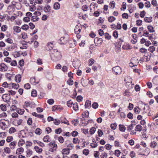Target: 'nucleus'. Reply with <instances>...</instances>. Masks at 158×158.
I'll return each instance as SVG.
<instances>
[{
    "label": "nucleus",
    "instance_id": "1",
    "mask_svg": "<svg viewBox=\"0 0 158 158\" xmlns=\"http://www.w3.org/2000/svg\"><path fill=\"white\" fill-rule=\"evenodd\" d=\"M50 56L51 58L56 61L60 60L62 58V55L60 52L56 49L51 51Z\"/></svg>",
    "mask_w": 158,
    "mask_h": 158
},
{
    "label": "nucleus",
    "instance_id": "2",
    "mask_svg": "<svg viewBox=\"0 0 158 158\" xmlns=\"http://www.w3.org/2000/svg\"><path fill=\"white\" fill-rule=\"evenodd\" d=\"M49 151L53 152L56 151L57 148V145L54 143L50 142L49 144Z\"/></svg>",
    "mask_w": 158,
    "mask_h": 158
},
{
    "label": "nucleus",
    "instance_id": "3",
    "mask_svg": "<svg viewBox=\"0 0 158 158\" xmlns=\"http://www.w3.org/2000/svg\"><path fill=\"white\" fill-rule=\"evenodd\" d=\"M112 70L114 73L116 75L120 74L122 72V70L121 68L118 66L113 67Z\"/></svg>",
    "mask_w": 158,
    "mask_h": 158
},
{
    "label": "nucleus",
    "instance_id": "4",
    "mask_svg": "<svg viewBox=\"0 0 158 158\" xmlns=\"http://www.w3.org/2000/svg\"><path fill=\"white\" fill-rule=\"evenodd\" d=\"M2 98L5 102H10V94H3L2 96Z\"/></svg>",
    "mask_w": 158,
    "mask_h": 158
},
{
    "label": "nucleus",
    "instance_id": "5",
    "mask_svg": "<svg viewBox=\"0 0 158 158\" xmlns=\"http://www.w3.org/2000/svg\"><path fill=\"white\" fill-rule=\"evenodd\" d=\"M8 69L7 66L4 63L0 64V71L2 72L6 71Z\"/></svg>",
    "mask_w": 158,
    "mask_h": 158
},
{
    "label": "nucleus",
    "instance_id": "6",
    "mask_svg": "<svg viewBox=\"0 0 158 158\" xmlns=\"http://www.w3.org/2000/svg\"><path fill=\"white\" fill-rule=\"evenodd\" d=\"M13 29L14 34L19 33L21 31V28L19 26H14L13 27Z\"/></svg>",
    "mask_w": 158,
    "mask_h": 158
},
{
    "label": "nucleus",
    "instance_id": "7",
    "mask_svg": "<svg viewBox=\"0 0 158 158\" xmlns=\"http://www.w3.org/2000/svg\"><path fill=\"white\" fill-rule=\"evenodd\" d=\"M81 83L83 86H87L88 84V80L87 79L82 78L81 79Z\"/></svg>",
    "mask_w": 158,
    "mask_h": 158
},
{
    "label": "nucleus",
    "instance_id": "8",
    "mask_svg": "<svg viewBox=\"0 0 158 158\" xmlns=\"http://www.w3.org/2000/svg\"><path fill=\"white\" fill-rule=\"evenodd\" d=\"M17 47L16 44L15 43H12L9 46L8 50L10 51H12L14 49Z\"/></svg>",
    "mask_w": 158,
    "mask_h": 158
},
{
    "label": "nucleus",
    "instance_id": "9",
    "mask_svg": "<svg viewBox=\"0 0 158 158\" xmlns=\"http://www.w3.org/2000/svg\"><path fill=\"white\" fill-rule=\"evenodd\" d=\"M70 149L69 148H65L63 149L62 151V153L64 155H68L69 153Z\"/></svg>",
    "mask_w": 158,
    "mask_h": 158
},
{
    "label": "nucleus",
    "instance_id": "10",
    "mask_svg": "<svg viewBox=\"0 0 158 158\" xmlns=\"http://www.w3.org/2000/svg\"><path fill=\"white\" fill-rule=\"evenodd\" d=\"M26 156L27 157H30L32 154V151L30 149H28L26 152Z\"/></svg>",
    "mask_w": 158,
    "mask_h": 158
},
{
    "label": "nucleus",
    "instance_id": "11",
    "mask_svg": "<svg viewBox=\"0 0 158 158\" xmlns=\"http://www.w3.org/2000/svg\"><path fill=\"white\" fill-rule=\"evenodd\" d=\"M81 27L77 25L75 27L74 31L76 34H78L81 31Z\"/></svg>",
    "mask_w": 158,
    "mask_h": 158
},
{
    "label": "nucleus",
    "instance_id": "12",
    "mask_svg": "<svg viewBox=\"0 0 158 158\" xmlns=\"http://www.w3.org/2000/svg\"><path fill=\"white\" fill-rule=\"evenodd\" d=\"M97 7V4L94 3H92L90 5V8L91 11H94L95 10V7Z\"/></svg>",
    "mask_w": 158,
    "mask_h": 158
},
{
    "label": "nucleus",
    "instance_id": "13",
    "mask_svg": "<svg viewBox=\"0 0 158 158\" xmlns=\"http://www.w3.org/2000/svg\"><path fill=\"white\" fill-rule=\"evenodd\" d=\"M44 10L45 12H49L51 10V7L50 6L47 5L44 7Z\"/></svg>",
    "mask_w": 158,
    "mask_h": 158
},
{
    "label": "nucleus",
    "instance_id": "14",
    "mask_svg": "<svg viewBox=\"0 0 158 158\" xmlns=\"http://www.w3.org/2000/svg\"><path fill=\"white\" fill-rule=\"evenodd\" d=\"M16 142L15 141L11 142L9 144V146L10 148L13 149L15 148L16 144Z\"/></svg>",
    "mask_w": 158,
    "mask_h": 158
},
{
    "label": "nucleus",
    "instance_id": "15",
    "mask_svg": "<svg viewBox=\"0 0 158 158\" xmlns=\"http://www.w3.org/2000/svg\"><path fill=\"white\" fill-rule=\"evenodd\" d=\"M94 42L97 44H100L102 42V38H96L94 39Z\"/></svg>",
    "mask_w": 158,
    "mask_h": 158
},
{
    "label": "nucleus",
    "instance_id": "16",
    "mask_svg": "<svg viewBox=\"0 0 158 158\" xmlns=\"http://www.w3.org/2000/svg\"><path fill=\"white\" fill-rule=\"evenodd\" d=\"M25 143V141L23 139H21L18 142V145L19 147H21L24 145Z\"/></svg>",
    "mask_w": 158,
    "mask_h": 158
},
{
    "label": "nucleus",
    "instance_id": "17",
    "mask_svg": "<svg viewBox=\"0 0 158 158\" xmlns=\"http://www.w3.org/2000/svg\"><path fill=\"white\" fill-rule=\"evenodd\" d=\"M24 151V149L21 147L18 148L16 150V153L17 154H21L23 153Z\"/></svg>",
    "mask_w": 158,
    "mask_h": 158
},
{
    "label": "nucleus",
    "instance_id": "18",
    "mask_svg": "<svg viewBox=\"0 0 158 158\" xmlns=\"http://www.w3.org/2000/svg\"><path fill=\"white\" fill-rule=\"evenodd\" d=\"M43 140L45 142H48L50 141L49 136L48 135L45 136L43 138Z\"/></svg>",
    "mask_w": 158,
    "mask_h": 158
},
{
    "label": "nucleus",
    "instance_id": "19",
    "mask_svg": "<svg viewBox=\"0 0 158 158\" xmlns=\"http://www.w3.org/2000/svg\"><path fill=\"white\" fill-rule=\"evenodd\" d=\"M34 149L36 152L39 153H41L43 151L42 148H40L38 146H35L34 147Z\"/></svg>",
    "mask_w": 158,
    "mask_h": 158
},
{
    "label": "nucleus",
    "instance_id": "20",
    "mask_svg": "<svg viewBox=\"0 0 158 158\" xmlns=\"http://www.w3.org/2000/svg\"><path fill=\"white\" fill-rule=\"evenodd\" d=\"M39 18L36 15H34L31 17V20L33 22H36L39 20Z\"/></svg>",
    "mask_w": 158,
    "mask_h": 158
},
{
    "label": "nucleus",
    "instance_id": "21",
    "mask_svg": "<svg viewBox=\"0 0 158 158\" xmlns=\"http://www.w3.org/2000/svg\"><path fill=\"white\" fill-rule=\"evenodd\" d=\"M54 8L55 10H58L60 8V5L58 2H55L54 4Z\"/></svg>",
    "mask_w": 158,
    "mask_h": 158
},
{
    "label": "nucleus",
    "instance_id": "22",
    "mask_svg": "<svg viewBox=\"0 0 158 158\" xmlns=\"http://www.w3.org/2000/svg\"><path fill=\"white\" fill-rule=\"evenodd\" d=\"M132 37L133 38V40H131V42L132 43V44H135L137 42V40L136 39V35L135 34H133L132 35Z\"/></svg>",
    "mask_w": 158,
    "mask_h": 158
},
{
    "label": "nucleus",
    "instance_id": "23",
    "mask_svg": "<svg viewBox=\"0 0 158 158\" xmlns=\"http://www.w3.org/2000/svg\"><path fill=\"white\" fill-rule=\"evenodd\" d=\"M16 112L19 114L22 115L24 113V110L23 109L17 108L16 109Z\"/></svg>",
    "mask_w": 158,
    "mask_h": 158
},
{
    "label": "nucleus",
    "instance_id": "24",
    "mask_svg": "<svg viewBox=\"0 0 158 158\" xmlns=\"http://www.w3.org/2000/svg\"><path fill=\"white\" fill-rule=\"evenodd\" d=\"M131 61L132 63H133L134 65H137V64L138 63V60L136 58L134 57L131 58Z\"/></svg>",
    "mask_w": 158,
    "mask_h": 158
},
{
    "label": "nucleus",
    "instance_id": "25",
    "mask_svg": "<svg viewBox=\"0 0 158 158\" xmlns=\"http://www.w3.org/2000/svg\"><path fill=\"white\" fill-rule=\"evenodd\" d=\"M3 150L4 152L7 154H10L11 152L10 148L9 147L5 148L3 149Z\"/></svg>",
    "mask_w": 158,
    "mask_h": 158
},
{
    "label": "nucleus",
    "instance_id": "26",
    "mask_svg": "<svg viewBox=\"0 0 158 158\" xmlns=\"http://www.w3.org/2000/svg\"><path fill=\"white\" fill-rule=\"evenodd\" d=\"M91 105V102L87 100L86 101L85 103V108H88L89 107H90Z\"/></svg>",
    "mask_w": 158,
    "mask_h": 158
},
{
    "label": "nucleus",
    "instance_id": "27",
    "mask_svg": "<svg viewBox=\"0 0 158 158\" xmlns=\"http://www.w3.org/2000/svg\"><path fill=\"white\" fill-rule=\"evenodd\" d=\"M89 112L88 111H85L82 114V117L83 118L88 117L89 116Z\"/></svg>",
    "mask_w": 158,
    "mask_h": 158
},
{
    "label": "nucleus",
    "instance_id": "28",
    "mask_svg": "<svg viewBox=\"0 0 158 158\" xmlns=\"http://www.w3.org/2000/svg\"><path fill=\"white\" fill-rule=\"evenodd\" d=\"M42 133V131L39 128H38L35 131V133L38 135H40Z\"/></svg>",
    "mask_w": 158,
    "mask_h": 158
},
{
    "label": "nucleus",
    "instance_id": "29",
    "mask_svg": "<svg viewBox=\"0 0 158 158\" xmlns=\"http://www.w3.org/2000/svg\"><path fill=\"white\" fill-rule=\"evenodd\" d=\"M15 80L17 82H19L21 81V77L19 75H16L15 77Z\"/></svg>",
    "mask_w": 158,
    "mask_h": 158
},
{
    "label": "nucleus",
    "instance_id": "30",
    "mask_svg": "<svg viewBox=\"0 0 158 158\" xmlns=\"http://www.w3.org/2000/svg\"><path fill=\"white\" fill-rule=\"evenodd\" d=\"M60 44H65L67 42V40H65L64 37H61L60 39Z\"/></svg>",
    "mask_w": 158,
    "mask_h": 158
},
{
    "label": "nucleus",
    "instance_id": "31",
    "mask_svg": "<svg viewBox=\"0 0 158 158\" xmlns=\"http://www.w3.org/2000/svg\"><path fill=\"white\" fill-rule=\"evenodd\" d=\"M148 30L151 32H153L155 31L153 27L151 25L148 26Z\"/></svg>",
    "mask_w": 158,
    "mask_h": 158
},
{
    "label": "nucleus",
    "instance_id": "32",
    "mask_svg": "<svg viewBox=\"0 0 158 158\" xmlns=\"http://www.w3.org/2000/svg\"><path fill=\"white\" fill-rule=\"evenodd\" d=\"M119 130L123 132H124L126 130V127L123 125L120 124L119 125Z\"/></svg>",
    "mask_w": 158,
    "mask_h": 158
},
{
    "label": "nucleus",
    "instance_id": "33",
    "mask_svg": "<svg viewBox=\"0 0 158 158\" xmlns=\"http://www.w3.org/2000/svg\"><path fill=\"white\" fill-rule=\"evenodd\" d=\"M143 58L144 61H147L150 60V56L149 55H144Z\"/></svg>",
    "mask_w": 158,
    "mask_h": 158
},
{
    "label": "nucleus",
    "instance_id": "34",
    "mask_svg": "<svg viewBox=\"0 0 158 158\" xmlns=\"http://www.w3.org/2000/svg\"><path fill=\"white\" fill-rule=\"evenodd\" d=\"M100 156L101 158H106L107 154L105 152H102Z\"/></svg>",
    "mask_w": 158,
    "mask_h": 158
},
{
    "label": "nucleus",
    "instance_id": "35",
    "mask_svg": "<svg viewBox=\"0 0 158 158\" xmlns=\"http://www.w3.org/2000/svg\"><path fill=\"white\" fill-rule=\"evenodd\" d=\"M16 131V129L14 127L10 128L9 130V133L12 134L15 132Z\"/></svg>",
    "mask_w": 158,
    "mask_h": 158
},
{
    "label": "nucleus",
    "instance_id": "36",
    "mask_svg": "<svg viewBox=\"0 0 158 158\" xmlns=\"http://www.w3.org/2000/svg\"><path fill=\"white\" fill-rule=\"evenodd\" d=\"M73 108L75 111H77L78 110V107L77 103H74L73 105Z\"/></svg>",
    "mask_w": 158,
    "mask_h": 158
},
{
    "label": "nucleus",
    "instance_id": "37",
    "mask_svg": "<svg viewBox=\"0 0 158 158\" xmlns=\"http://www.w3.org/2000/svg\"><path fill=\"white\" fill-rule=\"evenodd\" d=\"M143 128L142 127L139 125H137L135 127V130L137 131H141Z\"/></svg>",
    "mask_w": 158,
    "mask_h": 158
},
{
    "label": "nucleus",
    "instance_id": "38",
    "mask_svg": "<svg viewBox=\"0 0 158 158\" xmlns=\"http://www.w3.org/2000/svg\"><path fill=\"white\" fill-rule=\"evenodd\" d=\"M116 19L113 16H110L108 17V20L109 22L112 23Z\"/></svg>",
    "mask_w": 158,
    "mask_h": 158
},
{
    "label": "nucleus",
    "instance_id": "39",
    "mask_svg": "<svg viewBox=\"0 0 158 158\" xmlns=\"http://www.w3.org/2000/svg\"><path fill=\"white\" fill-rule=\"evenodd\" d=\"M1 110L3 111H6V106L3 104H1L0 106Z\"/></svg>",
    "mask_w": 158,
    "mask_h": 158
},
{
    "label": "nucleus",
    "instance_id": "40",
    "mask_svg": "<svg viewBox=\"0 0 158 158\" xmlns=\"http://www.w3.org/2000/svg\"><path fill=\"white\" fill-rule=\"evenodd\" d=\"M47 46L50 50H52L54 46L53 44L52 43H48Z\"/></svg>",
    "mask_w": 158,
    "mask_h": 158
},
{
    "label": "nucleus",
    "instance_id": "41",
    "mask_svg": "<svg viewBox=\"0 0 158 158\" xmlns=\"http://www.w3.org/2000/svg\"><path fill=\"white\" fill-rule=\"evenodd\" d=\"M157 143L155 141L152 142L151 143L150 146L152 148H154L157 145Z\"/></svg>",
    "mask_w": 158,
    "mask_h": 158
},
{
    "label": "nucleus",
    "instance_id": "42",
    "mask_svg": "<svg viewBox=\"0 0 158 158\" xmlns=\"http://www.w3.org/2000/svg\"><path fill=\"white\" fill-rule=\"evenodd\" d=\"M148 50L151 52L153 53L155 50V48L153 46H151L149 47Z\"/></svg>",
    "mask_w": 158,
    "mask_h": 158
},
{
    "label": "nucleus",
    "instance_id": "43",
    "mask_svg": "<svg viewBox=\"0 0 158 158\" xmlns=\"http://www.w3.org/2000/svg\"><path fill=\"white\" fill-rule=\"evenodd\" d=\"M21 35L22 38L23 39H26L27 38V34L24 32L22 33Z\"/></svg>",
    "mask_w": 158,
    "mask_h": 158
},
{
    "label": "nucleus",
    "instance_id": "44",
    "mask_svg": "<svg viewBox=\"0 0 158 158\" xmlns=\"http://www.w3.org/2000/svg\"><path fill=\"white\" fill-rule=\"evenodd\" d=\"M134 111L136 114H138L140 112L139 108L137 106H136L135 108Z\"/></svg>",
    "mask_w": 158,
    "mask_h": 158
},
{
    "label": "nucleus",
    "instance_id": "45",
    "mask_svg": "<svg viewBox=\"0 0 158 158\" xmlns=\"http://www.w3.org/2000/svg\"><path fill=\"white\" fill-rule=\"evenodd\" d=\"M136 154L133 151H131L130 153V156L131 157L133 158L135 157Z\"/></svg>",
    "mask_w": 158,
    "mask_h": 158
},
{
    "label": "nucleus",
    "instance_id": "46",
    "mask_svg": "<svg viewBox=\"0 0 158 158\" xmlns=\"http://www.w3.org/2000/svg\"><path fill=\"white\" fill-rule=\"evenodd\" d=\"M29 26L26 24H24L23 25L22 27L21 28L22 29L25 30H27L29 28Z\"/></svg>",
    "mask_w": 158,
    "mask_h": 158
},
{
    "label": "nucleus",
    "instance_id": "47",
    "mask_svg": "<svg viewBox=\"0 0 158 158\" xmlns=\"http://www.w3.org/2000/svg\"><path fill=\"white\" fill-rule=\"evenodd\" d=\"M144 20L147 23H150L152 21V19L147 17H145L144 18Z\"/></svg>",
    "mask_w": 158,
    "mask_h": 158
},
{
    "label": "nucleus",
    "instance_id": "48",
    "mask_svg": "<svg viewBox=\"0 0 158 158\" xmlns=\"http://www.w3.org/2000/svg\"><path fill=\"white\" fill-rule=\"evenodd\" d=\"M68 84L69 85H72L73 83V80L70 78L69 80L67 81Z\"/></svg>",
    "mask_w": 158,
    "mask_h": 158
},
{
    "label": "nucleus",
    "instance_id": "49",
    "mask_svg": "<svg viewBox=\"0 0 158 158\" xmlns=\"http://www.w3.org/2000/svg\"><path fill=\"white\" fill-rule=\"evenodd\" d=\"M7 28V26L6 25H2L1 27V30L2 31H5Z\"/></svg>",
    "mask_w": 158,
    "mask_h": 158
},
{
    "label": "nucleus",
    "instance_id": "50",
    "mask_svg": "<svg viewBox=\"0 0 158 158\" xmlns=\"http://www.w3.org/2000/svg\"><path fill=\"white\" fill-rule=\"evenodd\" d=\"M112 147V146L109 144H107L105 146V148L107 150H110Z\"/></svg>",
    "mask_w": 158,
    "mask_h": 158
},
{
    "label": "nucleus",
    "instance_id": "51",
    "mask_svg": "<svg viewBox=\"0 0 158 158\" xmlns=\"http://www.w3.org/2000/svg\"><path fill=\"white\" fill-rule=\"evenodd\" d=\"M121 153V152L118 150H115L114 152V154L115 155H116L118 157L119 156Z\"/></svg>",
    "mask_w": 158,
    "mask_h": 158
},
{
    "label": "nucleus",
    "instance_id": "52",
    "mask_svg": "<svg viewBox=\"0 0 158 158\" xmlns=\"http://www.w3.org/2000/svg\"><path fill=\"white\" fill-rule=\"evenodd\" d=\"M89 66H92V65L94 63V60L93 59L91 58L89 59Z\"/></svg>",
    "mask_w": 158,
    "mask_h": 158
},
{
    "label": "nucleus",
    "instance_id": "53",
    "mask_svg": "<svg viewBox=\"0 0 158 158\" xmlns=\"http://www.w3.org/2000/svg\"><path fill=\"white\" fill-rule=\"evenodd\" d=\"M96 130L95 128L94 127L91 128L90 130V133L91 134H94V133L95 132V131Z\"/></svg>",
    "mask_w": 158,
    "mask_h": 158
},
{
    "label": "nucleus",
    "instance_id": "54",
    "mask_svg": "<svg viewBox=\"0 0 158 158\" xmlns=\"http://www.w3.org/2000/svg\"><path fill=\"white\" fill-rule=\"evenodd\" d=\"M12 86L13 88L15 89H17L19 87V85L18 84H16L15 83H12Z\"/></svg>",
    "mask_w": 158,
    "mask_h": 158
},
{
    "label": "nucleus",
    "instance_id": "55",
    "mask_svg": "<svg viewBox=\"0 0 158 158\" xmlns=\"http://www.w3.org/2000/svg\"><path fill=\"white\" fill-rule=\"evenodd\" d=\"M13 137L12 136H8L7 137L6 141L7 142H10L13 140Z\"/></svg>",
    "mask_w": 158,
    "mask_h": 158
},
{
    "label": "nucleus",
    "instance_id": "56",
    "mask_svg": "<svg viewBox=\"0 0 158 158\" xmlns=\"http://www.w3.org/2000/svg\"><path fill=\"white\" fill-rule=\"evenodd\" d=\"M60 121L57 119H55L54 121V123L56 125H58L60 123Z\"/></svg>",
    "mask_w": 158,
    "mask_h": 158
},
{
    "label": "nucleus",
    "instance_id": "57",
    "mask_svg": "<svg viewBox=\"0 0 158 158\" xmlns=\"http://www.w3.org/2000/svg\"><path fill=\"white\" fill-rule=\"evenodd\" d=\"M58 140L59 142L60 143H63L64 141V139L63 137L61 136H60L58 138Z\"/></svg>",
    "mask_w": 158,
    "mask_h": 158
},
{
    "label": "nucleus",
    "instance_id": "58",
    "mask_svg": "<svg viewBox=\"0 0 158 158\" xmlns=\"http://www.w3.org/2000/svg\"><path fill=\"white\" fill-rule=\"evenodd\" d=\"M113 36L115 37V38H117L118 36V31H114L113 33Z\"/></svg>",
    "mask_w": 158,
    "mask_h": 158
},
{
    "label": "nucleus",
    "instance_id": "59",
    "mask_svg": "<svg viewBox=\"0 0 158 158\" xmlns=\"http://www.w3.org/2000/svg\"><path fill=\"white\" fill-rule=\"evenodd\" d=\"M68 67L66 66H64L62 67V70L64 72H66L68 71Z\"/></svg>",
    "mask_w": 158,
    "mask_h": 158
},
{
    "label": "nucleus",
    "instance_id": "60",
    "mask_svg": "<svg viewBox=\"0 0 158 158\" xmlns=\"http://www.w3.org/2000/svg\"><path fill=\"white\" fill-rule=\"evenodd\" d=\"M98 105L97 103L94 102L92 105V106L94 109H96L98 107Z\"/></svg>",
    "mask_w": 158,
    "mask_h": 158
},
{
    "label": "nucleus",
    "instance_id": "61",
    "mask_svg": "<svg viewBox=\"0 0 158 158\" xmlns=\"http://www.w3.org/2000/svg\"><path fill=\"white\" fill-rule=\"evenodd\" d=\"M31 96L33 97H35L37 96V92L35 90H33L31 92Z\"/></svg>",
    "mask_w": 158,
    "mask_h": 158
},
{
    "label": "nucleus",
    "instance_id": "62",
    "mask_svg": "<svg viewBox=\"0 0 158 158\" xmlns=\"http://www.w3.org/2000/svg\"><path fill=\"white\" fill-rule=\"evenodd\" d=\"M83 98L81 96H78L76 98L77 101L79 102H81Z\"/></svg>",
    "mask_w": 158,
    "mask_h": 158
},
{
    "label": "nucleus",
    "instance_id": "63",
    "mask_svg": "<svg viewBox=\"0 0 158 158\" xmlns=\"http://www.w3.org/2000/svg\"><path fill=\"white\" fill-rule=\"evenodd\" d=\"M4 60L7 63H10L11 60V59L10 58L7 57L4 59Z\"/></svg>",
    "mask_w": 158,
    "mask_h": 158
},
{
    "label": "nucleus",
    "instance_id": "64",
    "mask_svg": "<svg viewBox=\"0 0 158 158\" xmlns=\"http://www.w3.org/2000/svg\"><path fill=\"white\" fill-rule=\"evenodd\" d=\"M54 101L52 99H49L47 101V102L50 105H52L54 103Z\"/></svg>",
    "mask_w": 158,
    "mask_h": 158
}]
</instances>
